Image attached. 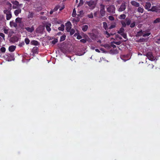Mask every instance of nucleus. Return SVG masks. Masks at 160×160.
<instances>
[{
  "label": "nucleus",
  "mask_w": 160,
  "mask_h": 160,
  "mask_svg": "<svg viewBox=\"0 0 160 160\" xmlns=\"http://www.w3.org/2000/svg\"><path fill=\"white\" fill-rule=\"evenodd\" d=\"M115 8L113 5H111L107 8V11L109 13L114 14L115 13Z\"/></svg>",
  "instance_id": "1"
},
{
  "label": "nucleus",
  "mask_w": 160,
  "mask_h": 160,
  "mask_svg": "<svg viewBox=\"0 0 160 160\" xmlns=\"http://www.w3.org/2000/svg\"><path fill=\"white\" fill-rule=\"evenodd\" d=\"M144 55L146 56L151 61H154L156 59V58L153 56L151 52H148L146 55L144 54Z\"/></svg>",
  "instance_id": "2"
},
{
  "label": "nucleus",
  "mask_w": 160,
  "mask_h": 160,
  "mask_svg": "<svg viewBox=\"0 0 160 160\" xmlns=\"http://www.w3.org/2000/svg\"><path fill=\"white\" fill-rule=\"evenodd\" d=\"M106 12L105 10V6L101 4L100 5V13L101 17L104 16L105 13Z\"/></svg>",
  "instance_id": "3"
},
{
  "label": "nucleus",
  "mask_w": 160,
  "mask_h": 160,
  "mask_svg": "<svg viewBox=\"0 0 160 160\" xmlns=\"http://www.w3.org/2000/svg\"><path fill=\"white\" fill-rule=\"evenodd\" d=\"M87 4L88 5L89 8L91 9H93L95 7L96 3L92 1L87 2Z\"/></svg>",
  "instance_id": "4"
},
{
  "label": "nucleus",
  "mask_w": 160,
  "mask_h": 160,
  "mask_svg": "<svg viewBox=\"0 0 160 160\" xmlns=\"http://www.w3.org/2000/svg\"><path fill=\"white\" fill-rule=\"evenodd\" d=\"M3 12L6 15L7 20H10L12 17L11 12L7 10H5L3 11Z\"/></svg>",
  "instance_id": "5"
},
{
  "label": "nucleus",
  "mask_w": 160,
  "mask_h": 160,
  "mask_svg": "<svg viewBox=\"0 0 160 160\" xmlns=\"http://www.w3.org/2000/svg\"><path fill=\"white\" fill-rule=\"evenodd\" d=\"M124 29L123 28H121L118 31V33L122 36L124 38L126 39L127 38L126 34L124 32Z\"/></svg>",
  "instance_id": "6"
},
{
  "label": "nucleus",
  "mask_w": 160,
  "mask_h": 160,
  "mask_svg": "<svg viewBox=\"0 0 160 160\" xmlns=\"http://www.w3.org/2000/svg\"><path fill=\"white\" fill-rule=\"evenodd\" d=\"M120 58L124 62H125L130 59L129 55H121Z\"/></svg>",
  "instance_id": "7"
},
{
  "label": "nucleus",
  "mask_w": 160,
  "mask_h": 160,
  "mask_svg": "<svg viewBox=\"0 0 160 160\" xmlns=\"http://www.w3.org/2000/svg\"><path fill=\"white\" fill-rule=\"evenodd\" d=\"M126 6L125 3H122L120 8L118 9V11L119 12H122L124 11L126 9Z\"/></svg>",
  "instance_id": "8"
},
{
  "label": "nucleus",
  "mask_w": 160,
  "mask_h": 160,
  "mask_svg": "<svg viewBox=\"0 0 160 160\" xmlns=\"http://www.w3.org/2000/svg\"><path fill=\"white\" fill-rule=\"evenodd\" d=\"M66 30L67 32H69L71 29L72 24L70 22H68L65 24Z\"/></svg>",
  "instance_id": "9"
},
{
  "label": "nucleus",
  "mask_w": 160,
  "mask_h": 160,
  "mask_svg": "<svg viewBox=\"0 0 160 160\" xmlns=\"http://www.w3.org/2000/svg\"><path fill=\"white\" fill-rule=\"evenodd\" d=\"M149 10L150 11L155 12H159L160 11V10L156 6L152 7Z\"/></svg>",
  "instance_id": "10"
},
{
  "label": "nucleus",
  "mask_w": 160,
  "mask_h": 160,
  "mask_svg": "<svg viewBox=\"0 0 160 160\" xmlns=\"http://www.w3.org/2000/svg\"><path fill=\"white\" fill-rule=\"evenodd\" d=\"M131 4L133 6L135 7H139L140 4L139 3L136 2L135 1H132L131 2Z\"/></svg>",
  "instance_id": "11"
},
{
  "label": "nucleus",
  "mask_w": 160,
  "mask_h": 160,
  "mask_svg": "<svg viewBox=\"0 0 160 160\" xmlns=\"http://www.w3.org/2000/svg\"><path fill=\"white\" fill-rule=\"evenodd\" d=\"M151 6V4L150 2H147L146 3L145 8L146 9L148 10V11H149V10L150 9V8Z\"/></svg>",
  "instance_id": "12"
},
{
  "label": "nucleus",
  "mask_w": 160,
  "mask_h": 160,
  "mask_svg": "<svg viewBox=\"0 0 160 160\" xmlns=\"http://www.w3.org/2000/svg\"><path fill=\"white\" fill-rule=\"evenodd\" d=\"M11 2L14 5L18 6V7H21L22 5V4H19V2L17 1H13Z\"/></svg>",
  "instance_id": "13"
},
{
  "label": "nucleus",
  "mask_w": 160,
  "mask_h": 160,
  "mask_svg": "<svg viewBox=\"0 0 160 160\" xmlns=\"http://www.w3.org/2000/svg\"><path fill=\"white\" fill-rule=\"evenodd\" d=\"M51 26V24L49 23H47L46 25V28L47 31L49 32L51 30V29L50 28V27Z\"/></svg>",
  "instance_id": "14"
},
{
  "label": "nucleus",
  "mask_w": 160,
  "mask_h": 160,
  "mask_svg": "<svg viewBox=\"0 0 160 160\" xmlns=\"http://www.w3.org/2000/svg\"><path fill=\"white\" fill-rule=\"evenodd\" d=\"M25 29L28 32H32L34 30V28L33 27H26Z\"/></svg>",
  "instance_id": "15"
},
{
  "label": "nucleus",
  "mask_w": 160,
  "mask_h": 160,
  "mask_svg": "<svg viewBox=\"0 0 160 160\" xmlns=\"http://www.w3.org/2000/svg\"><path fill=\"white\" fill-rule=\"evenodd\" d=\"M10 25L11 27H16L17 26V23L16 22H14L13 21H10Z\"/></svg>",
  "instance_id": "16"
},
{
  "label": "nucleus",
  "mask_w": 160,
  "mask_h": 160,
  "mask_svg": "<svg viewBox=\"0 0 160 160\" xmlns=\"http://www.w3.org/2000/svg\"><path fill=\"white\" fill-rule=\"evenodd\" d=\"M21 9H18L15 10L14 12V13L15 15L17 16L18 14L21 13Z\"/></svg>",
  "instance_id": "17"
},
{
  "label": "nucleus",
  "mask_w": 160,
  "mask_h": 160,
  "mask_svg": "<svg viewBox=\"0 0 160 160\" xmlns=\"http://www.w3.org/2000/svg\"><path fill=\"white\" fill-rule=\"evenodd\" d=\"M16 48V47L14 46H11L9 47L8 49L10 52L14 51Z\"/></svg>",
  "instance_id": "18"
},
{
  "label": "nucleus",
  "mask_w": 160,
  "mask_h": 160,
  "mask_svg": "<svg viewBox=\"0 0 160 160\" xmlns=\"http://www.w3.org/2000/svg\"><path fill=\"white\" fill-rule=\"evenodd\" d=\"M88 27L87 25H83L82 27V30L84 32L87 31L88 28Z\"/></svg>",
  "instance_id": "19"
},
{
  "label": "nucleus",
  "mask_w": 160,
  "mask_h": 160,
  "mask_svg": "<svg viewBox=\"0 0 160 160\" xmlns=\"http://www.w3.org/2000/svg\"><path fill=\"white\" fill-rule=\"evenodd\" d=\"M103 27L106 30H107L108 29V25L107 23L105 22H103Z\"/></svg>",
  "instance_id": "20"
},
{
  "label": "nucleus",
  "mask_w": 160,
  "mask_h": 160,
  "mask_svg": "<svg viewBox=\"0 0 160 160\" xmlns=\"http://www.w3.org/2000/svg\"><path fill=\"white\" fill-rule=\"evenodd\" d=\"M44 29V27L42 26H40L38 28L37 30L39 31V32H41Z\"/></svg>",
  "instance_id": "21"
},
{
  "label": "nucleus",
  "mask_w": 160,
  "mask_h": 160,
  "mask_svg": "<svg viewBox=\"0 0 160 160\" xmlns=\"http://www.w3.org/2000/svg\"><path fill=\"white\" fill-rule=\"evenodd\" d=\"M31 43L34 45L37 46L39 45L38 42L37 41L33 40L31 42Z\"/></svg>",
  "instance_id": "22"
},
{
  "label": "nucleus",
  "mask_w": 160,
  "mask_h": 160,
  "mask_svg": "<svg viewBox=\"0 0 160 160\" xmlns=\"http://www.w3.org/2000/svg\"><path fill=\"white\" fill-rule=\"evenodd\" d=\"M104 34L107 35L106 37L107 38L109 37L111 35H113V34H109L107 31H106L104 32Z\"/></svg>",
  "instance_id": "23"
},
{
  "label": "nucleus",
  "mask_w": 160,
  "mask_h": 160,
  "mask_svg": "<svg viewBox=\"0 0 160 160\" xmlns=\"http://www.w3.org/2000/svg\"><path fill=\"white\" fill-rule=\"evenodd\" d=\"M22 18H17L16 19V22H18L19 23H21L22 21Z\"/></svg>",
  "instance_id": "24"
},
{
  "label": "nucleus",
  "mask_w": 160,
  "mask_h": 160,
  "mask_svg": "<svg viewBox=\"0 0 160 160\" xmlns=\"http://www.w3.org/2000/svg\"><path fill=\"white\" fill-rule=\"evenodd\" d=\"M64 26L63 24H62L61 26L58 27V29L60 31H63L64 30Z\"/></svg>",
  "instance_id": "25"
},
{
  "label": "nucleus",
  "mask_w": 160,
  "mask_h": 160,
  "mask_svg": "<svg viewBox=\"0 0 160 160\" xmlns=\"http://www.w3.org/2000/svg\"><path fill=\"white\" fill-rule=\"evenodd\" d=\"M66 38V36L65 35H63L60 37V42H62L64 41Z\"/></svg>",
  "instance_id": "26"
},
{
  "label": "nucleus",
  "mask_w": 160,
  "mask_h": 160,
  "mask_svg": "<svg viewBox=\"0 0 160 160\" xmlns=\"http://www.w3.org/2000/svg\"><path fill=\"white\" fill-rule=\"evenodd\" d=\"M138 11L139 12L142 13L143 11V8L141 7H138Z\"/></svg>",
  "instance_id": "27"
},
{
  "label": "nucleus",
  "mask_w": 160,
  "mask_h": 160,
  "mask_svg": "<svg viewBox=\"0 0 160 160\" xmlns=\"http://www.w3.org/2000/svg\"><path fill=\"white\" fill-rule=\"evenodd\" d=\"M153 23H157L160 22V18H158L153 21Z\"/></svg>",
  "instance_id": "28"
},
{
  "label": "nucleus",
  "mask_w": 160,
  "mask_h": 160,
  "mask_svg": "<svg viewBox=\"0 0 160 160\" xmlns=\"http://www.w3.org/2000/svg\"><path fill=\"white\" fill-rule=\"evenodd\" d=\"M115 38L117 40L121 39L122 38L118 34L115 35Z\"/></svg>",
  "instance_id": "29"
},
{
  "label": "nucleus",
  "mask_w": 160,
  "mask_h": 160,
  "mask_svg": "<svg viewBox=\"0 0 160 160\" xmlns=\"http://www.w3.org/2000/svg\"><path fill=\"white\" fill-rule=\"evenodd\" d=\"M143 34L142 30H141L138 32L137 34V36H142Z\"/></svg>",
  "instance_id": "30"
},
{
  "label": "nucleus",
  "mask_w": 160,
  "mask_h": 160,
  "mask_svg": "<svg viewBox=\"0 0 160 160\" xmlns=\"http://www.w3.org/2000/svg\"><path fill=\"white\" fill-rule=\"evenodd\" d=\"M115 27H116V23H114L111 25L109 27V29H111L113 28H115Z\"/></svg>",
  "instance_id": "31"
},
{
  "label": "nucleus",
  "mask_w": 160,
  "mask_h": 160,
  "mask_svg": "<svg viewBox=\"0 0 160 160\" xmlns=\"http://www.w3.org/2000/svg\"><path fill=\"white\" fill-rule=\"evenodd\" d=\"M76 15V11L75 9H74L72 14V16L73 17H75Z\"/></svg>",
  "instance_id": "32"
},
{
  "label": "nucleus",
  "mask_w": 160,
  "mask_h": 160,
  "mask_svg": "<svg viewBox=\"0 0 160 160\" xmlns=\"http://www.w3.org/2000/svg\"><path fill=\"white\" fill-rule=\"evenodd\" d=\"M126 16L125 14H121L120 15V19H124L125 18Z\"/></svg>",
  "instance_id": "33"
},
{
  "label": "nucleus",
  "mask_w": 160,
  "mask_h": 160,
  "mask_svg": "<svg viewBox=\"0 0 160 160\" xmlns=\"http://www.w3.org/2000/svg\"><path fill=\"white\" fill-rule=\"evenodd\" d=\"M34 14L32 12H29L28 15L29 18H32Z\"/></svg>",
  "instance_id": "34"
},
{
  "label": "nucleus",
  "mask_w": 160,
  "mask_h": 160,
  "mask_svg": "<svg viewBox=\"0 0 160 160\" xmlns=\"http://www.w3.org/2000/svg\"><path fill=\"white\" fill-rule=\"evenodd\" d=\"M25 42L27 44H28L29 43L30 40L28 38H26L25 39Z\"/></svg>",
  "instance_id": "35"
},
{
  "label": "nucleus",
  "mask_w": 160,
  "mask_h": 160,
  "mask_svg": "<svg viewBox=\"0 0 160 160\" xmlns=\"http://www.w3.org/2000/svg\"><path fill=\"white\" fill-rule=\"evenodd\" d=\"M150 34V33L148 32L146 33H143L142 35V36L143 37H147L149 36Z\"/></svg>",
  "instance_id": "36"
},
{
  "label": "nucleus",
  "mask_w": 160,
  "mask_h": 160,
  "mask_svg": "<svg viewBox=\"0 0 160 160\" xmlns=\"http://www.w3.org/2000/svg\"><path fill=\"white\" fill-rule=\"evenodd\" d=\"M74 36H77V38L78 39H80L82 38V36L80 35H77L76 34H74Z\"/></svg>",
  "instance_id": "37"
},
{
  "label": "nucleus",
  "mask_w": 160,
  "mask_h": 160,
  "mask_svg": "<svg viewBox=\"0 0 160 160\" xmlns=\"http://www.w3.org/2000/svg\"><path fill=\"white\" fill-rule=\"evenodd\" d=\"M70 32V34L71 35H72V34H73L74 32H75V31H74V30L73 29H70V31L69 32Z\"/></svg>",
  "instance_id": "38"
},
{
  "label": "nucleus",
  "mask_w": 160,
  "mask_h": 160,
  "mask_svg": "<svg viewBox=\"0 0 160 160\" xmlns=\"http://www.w3.org/2000/svg\"><path fill=\"white\" fill-rule=\"evenodd\" d=\"M1 51L2 52H4L6 51L5 48L4 47H2L0 49Z\"/></svg>",
  "instance_id": "39"
},
{
  "label": "nucleus",
  "mask_w": 160,
  "mask_h": 160,
  "mask_svg": "<svg viewBox=\"0 0 160 160\" xmlns=\"http://www.w3.org/2000/svg\"><path fill=\"white\" fill-rule=\"evenodd\" d=\"M58 42V39H55L53 40H52V43L53 44H54L56 42Z\"/></svg>",
  "instance_id": "40"
},
{
  "label": "nucleus",
  "mask_w": 160,
  "mask_h": 160,
  "mask_svg": "<svg viewBox=\"0 0 160 160\" xmlns=\"http://www.w3.org/2000/svg\"><path fill=\"white\" fill-rule=\"evenodd\" d=\"M7 5L8 6V8H9V9H11L12 6L11 4L9 2H8L7 3Z\"/></svg>",
  "instance_id": "41"
},
{
  "label": "nucleus",
  "mask_w": 160,
  "mask_h": 160,
  "mask_svg": "<svg viewBox=\"0 0 160 160\" xmlns=\"http://www.w3.org/2000/svg\"><path fill=\"white\" fill-rule=\"evenodd\" d=\"M108 19L111 21H113L114 20V17L112 16H109L108 17Z\"/></svg>",
  "instance_id": "42"
},
{
  "label": "nucleus",
  "mask_w": 160,
  "mask_h": 160,
  "mask_svg": "<svg viewBox=\"0 0 160 160\" xmlns=\"http://www.w3.org/2000/svg\"><path fill=\"white\" fill-rule=\"evenodd\" d=\"M24 45V42H22L19 43V44L18 45V46L20 47H22Z\"/></svg>",
  "instance_id": "43"
},
{
  "label": "nucleus",
  "mask_w": 160,
  "mask_h": 160,
  "mask_svg": "<svg viewBox=\"0 0 160 160\" xmlns=\"http://www.w3.org/2000/svg\"><path fill=\"white\" fill-rule=\"evenodd\" d=\"M58 8H55L53 10H51L50 12V14H52L54 11H56L57 10Z\"/></svg>",
  "instance_id": "44"
},
{
  "label": "nucleus",
  "mask_w": 160,
  "mask_h": 160,
  "mask_svg": "<svg viewBox=\"0 0 160 160\" xmlns=\"http://www.w3.org/2000/svg\"><path fill=\"white\" fill-rule=\"evenodd\" d=\"M135 23L134 22H133L130 24V27L131 28H133L135 26Z\"/></svg>",
  "instance_id": "45"
},
{
  "label": "nucleus",
  "mask_w": 160,
  "mask_h": 160,
  "mask_svg": "<svg viewBox=\"0 0 160 160\" xmlns=\"http://www.w3.org/2000/svg\"><path fill=\"white\" fill-rule=\"evenodd\" d=\"M83 4V0H80V2L79 3V4H78V6H81Z\"/></svg>",
  "instance_id": "46"
},
{
  "label": "nucleus",
  "mask_w": 160,
  "mask_h": 160,
  "mask_svg": "<svg viewBox=\"0 0 160 160\" xmlns=\"http://www.w3.org/2000/svg\"><path fill=\"white\" fill-rule=\"evenodd\" d=\"M114 43H115L117 45H120L121 43V42L120 41L114 42Z\"/></svg>",
  "instance_id": "47"
},
{
  "label": "nucleus",
  "mask_w": 160,
  "mask_h": 160,
  "mask_svg": "<svg viewBox=\"0 0 160 160\" xmlns=\"http://www.w3.org/2000/svg\"><path fill=\"white\" fill-rule=\"evenodd\" d=\"M80 42L83 43H85L86 42V41L85 39H82L80 40Z\"/></svg>",
  "instance_id": "48"
},
{
  "label": "nucleus",
  "mask_w": 160,
  "mask_h": 160,
  "mask_svg": "<svg viewBox=\"0 0 160 160\" xmlns=\"http://www.w3.org/2000/svg\"><path fill=\"white\" fill-rule=\"evenodd\" d=\"M88 17L90 18H92L93 17V16L92 14V13L88 15Z\"/></svg>",
  "instance_id": "49"
},
{
  "label": "nucleus",
  "mask_w": 160,
  "mask_h": 160,
  "mask_svg": "<svg viewBox=\"0 0 160 160\" xmlns=\"http://www.w3.org/2000/svg\"><path fill=\"white\" fill-rule=\"evenodd\" d=\"M130 23H131V21H130V20H128L127 22H126V24L127 25H129L130 24Z\"/></svg>",
  "instance_id": "50"
},
{
  "label": "nucleus",
  "mask_w": 160,
  "mask_h": 160,
  "mask_svg": "<svg viewBox=\"0 0 160 160\" xmlns=\"http://www.w3.org/2000/svg\"><path fill=\"white\" fill-rule=\"evenodd\" d=\"M0 36L2 37L4 39L5 35L3 33H0Z\"/></svg>",
  "instance_id": "51"
},
{
  "label": "nucleus",
  "mask_w": 160,
  "mask_h": 160,
  "mask_svg": "<svg viewBox=\"0 0 160 160\" xmlns=\"http://www.w3.org/2000/svg\"><path fill=\"white\" fill-rule=\"evenodd\" d=\"M122 24L123 27H125L126 25V23L124 22H122Z\"/></svg>",
  "instance_id": "52"
},
{
  "label": "nucleus",
  "mask_w": 160,
  "mask_h": 160,
  "mask_svg": "<svg viewBox=\"0 0 160 160\" xmlns=\"http://www.w3.org/2000/svg\"><path fill=\"white\" fill-rule=\"evenodd\" d=\"M4 32L6 34H7L8 33V30L5 29L4 30Z\"/></svg>",
  "instance_id": "53"
},
{
  "label": "nucleus",
  "mask_w": 160,
  "mask_h": 160,
  "mask_svg": "<svg viewBox=\"0 0 160 160\" xmlns=\"http://www.w3.org/2000/svg\"><path fill=\"white\" fill-rule=\"evenodd\" d=\"M14 9H16V8H18V6H14L13 5L12 7Z\"/></svg>",
  "instance_id": "54"
},
{
  "label": "nucleus",
  "mask_w": 160,
  "mask_h": 160,
  "mask_svg": "<svg viewBox=\"0 0 160 160\" xmlns=\"http://www.w3.org/2000/svg\"><path fill=\"white\" fill-rule=\"evenodd\" d=\"M90 48L92 50H94L95 49V47L92 46H91Z\"/></svg>",
  "instance_id": "55"
},
{
  "label": "nucleus",
  "mask_w": 160,
  "mask_h": 160,
  "mask_svg": "<svg viewBox=\"0 0 160 160\" xmlns=\"http://www.w3.org/2000/svg\"><path fill=\"white\" fill-rule=\"evenodd\" d=\"M95 51L96 52H100V51H99V50L98 49H95Z\"/></svg>",
  "instance_id": "56"
},
{
  "label": "nucleus",
  "mask_w": 160,
  "mask_h": 160,
  "mask_svg": "<svg viewBox=\"0 0 160 160\" xmlns=\"http://www.w3.org/2000/svg\"><path fill=\"white\" fill-rule=\"evenodd\" d=\"M97 12H95V13H94V16H97Z\"/></svg>",
  "instance_id": "57"
},
{
  "label": "nucleus",
  "mask_w": 160,
  "mask_h": 160,
  "mask_svg": "<svg viewBox=\"0 0 160 160\" xmlns=\"http://www.w3.org/2000/svg\"><path fill=\"white\" fill-rule=\"evenodd\" d=\"M100 49V50H101V51H102L103 52H104V50H104V49H103V48H101Z\"/></svg>",
  "instance_id": "58"
},
{
  "label": "nucleus",
  "mask_w": 160,
  "mask_h": 160,
  "mask_svg": "<svg viewBox=\"0 0 160 160\" xmlns=\"http://www.w3.org/2000/svg\"><path fill=\"white\" fill-rule=\"evenodd\" d=\"M3 18V15L0 16V18Z\"/></svg>",
  "instance_id": "59"
},
{
  "label": "nucleus",
  "mask_w": 160,
  "mask_h": 160,
  "mask_svg": "<svg viewBox=\"0 0 160 160\" xmlns=\"http://www.w3.org/2000/svg\"><path fill=\"white\" fill-rule=\"evenodd\" d=\"M106 2H109L110 1V0H105Z\"/></svg>",
  "instance_id": "60"
},
{
  "label": "nucleus",
  "mask_w": 160,
  "mask_h": 160,
  "mask_svg": "<svg viewBox=\"0 0 160 160\" xmlns=\"http://www.w3.org/2000/svg\"><path fill=\"white\" fill-rule=\"evenodd\" d=\"M97 42H99V43H101V41L100 40H98V41H97Z\"/></svg>",
  "instance_id": "61"
},
{
  "label": "nucleus",
  "mask_w": 160,
  "mask_h": 160,
  "mask_svg": "<svg viewBox=\"0 0 160 160\" xmlns=\"http://www.w3.org/2000/svg\"><path fill=\"white\" fill-rule=\"evenodd\" d=\"M142 55V54H140V53H138V55Z\"/></svg>",
  "instance_id": "62"
},
{
  "label": "nucleus",
  "mask_w": 160,
  "mask_h": 160,
  "mask_svg": "<svg viewBox=\"0 0 160 160\" xmlns=\"http://www.w3.org/2000/svg\"><path fill=\"white\" fill-rule=\"evenodd\" d=\"M158 41H160V38L159 39H158Z\"/></svg>",
  "instance_id": "63"
},
{
  "label": "nucleus",
  "mask_w": 160,
  "mask_h": 160,
  "mask_svg": "<svg viewBox=\"0 0 160 160\" xmlns=\"http://www.w3.org/2000/svg\"><path fill=\"white\" fill-rule=\"evenodd\" d=\"M36 48H33V50H34V49H36Z\"/></svg>",
  "instance_id": "64"
}]
</instances>
